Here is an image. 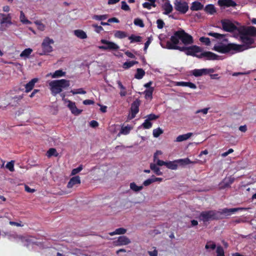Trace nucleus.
Returning <instances> with one entry per match:
<instances>
[{
    "label": "nucleus",
    "instance_id": "60",
    "mask_svg": "<svg viewBox=\"0 0 256 256\" xmlns=\"http://www.w3.org/2000/svg\"><path fill=\"white\" fill-rule=\"evenodd\" d=\"M154 162H156V163L157 164V166H166V162H164V161L162 160H159L158 158H156V160L154 161Z\"/></svg>",
    "mask_w": 256,
    "mask_h": 256
},
{
    "label": "nucleus",
    "instance_id": "14",
    "mask_svg": "<svg viewBox=\"0 0 256 256\" xmlns=\"http://www.w3.org/2000/svg\"><path fill=\"white\" fill-rule=\"evenodd\" d=\"M196 57L200 58H205L208 60H214L218 59V56L210 52H204L196 56Z\"/></svg>",
    "mask_w": 256,
    "mask_h": 256
},
{
    "label": "nucleus",
    "instance_id": "59",
    "mask_svg": "<svg viewBox=\"0 0 256 256\" xmlns=\"http://www.w3.org/2000/svg\"><path fill=\"white\" fill-rule=\"evenodd\" d=\"M158 116L155 115L154 114H151L146 116V118H147L146 119L150 121V120H156V118H158Z\"/></svg>",
    "mask_w": 256,
    "mask_h": 256
},
{
    "label": "nucleus",
    "instance_id": "1",
    "mask_svg": "<svg viewBox=\"0 0 256 256\" xmlns=\"http://www.w3.org/2000/svg\"><path fill=\"white\" fill-rule=\"evenodd\" d=\"M255 30L254 26H242L239 29L238 35L239 36V40L242 43V44L228 43V40L224 38V34L214 32H210L208 34L216 39L222 40V42H218L214 46V50L222 54H234L252 48V45L254 42V37Z\"/></svg>",
    "mask_w": 256,
    "mask_h": 256
},
{
    "label": "nucleus",
    "instance_id": "11",
    "mask_svg": "<svg viewBox=\"0 0 256 256\" xmlns=\"http://www.w3.org/2000/svg\"><path fill=\"white\" fill-rule=\"evenodd\" d=\"M174 4L175 9L182 14H186L188 10V4L186 2L176 0Z\"/></svg>",
    "mask_w": 256,
    "mask_h": 256
},
{
    "label": "nucleus",
    "instance_id": "46",
    "mask_svg": "<svg viewBox=\"0 0 256 256\" xmlns=\"http://www.w3.org/2000/svg\"><path fill=\"white\" fill-rule=\"evenodd\" d=\"M34 22L37 26V28L40 30L44 31L45 30L46 26L41 22L36 20Z\"/></svg>",
    "mask_w": 256,
    "mask_h": 256
},
{
    "label": "nucleus",
    "instance_id": "22",
    "mask_svg": "<svg viewBox=\"0 0 256 256\" xmlns=\"http://www.w3.org/2000/svg\"><path fill=\"white\" fill-rule=\"evenodd\" d=\"M192 133L188 132L186 134L180 135L176 138L175 142H181L184 140H188L189 138H190V136H192Z\"/></svg>",
    "mask_w": 256,
    "mask_h": 256
},
{
    "label": "nucleus",
    "instance_id": "28",
    "mask_svg": "<svg viewBox=\"0 0 256 256\" xmlns=\"http://www.w3.org/2000/svg\"><path fill=\"white\" fill-rule=\"evenodd\" d=\"M74 34L76 36L80 39H84L87 38L86 33L81 30H74Z\"/></svg>",
    "mask_w": 256,
    "mask_h": 256
},
{
    "label": "nucleus",
    "instance_id": "29",
    "mask_svg": "<svg viewBox=\"0 0 256 256\" xmlns=\"http://www.w3.org/2000/svg\"><path fill=\"white\" fill-rule=\"evenodd\" d=\"M132 130V127L129 126H122L120 132L118 134V136H120L121 134L126 135L128 134Z\"/></svg>",
    "mask_w": 256,
    "mask_h": 256
},
{
    "label": "nucleus",
    "instance_id": "13",
    "mask_svg": "<svg viewBox=\"0 0 256 256\" xmlns=\"http://www.w3.org/2000/svg\"><path fill=\"white\" fill-rule=\"evenodd\" d=\"M140 104V101L138 99H136L132 104L130 110H131V117L130 119L135 118L136 114L139 112V106Z\"/></svg>",
    "mask_w": 256,
    "mask_h": 256
},
{
    "label": "nucleus",
    "instance_id": "18",
    "mask_svg": "<svg viewBox=\"0 0 256 256\" xmlns=\"http://www.w3.org/2000/svg\"><path fill=\"white\" fill-rule=\"evenodd\" d=\"M218 4L221 6L224 7H235L237 4L236 2L232 0H218Z\"/></svg>",
    "mask_w": 256,
    "mask_h": 256
},
{
    "label": "nucleus",
    "instance_id": "62",
    "mask_svg": "<svg viewBox=\"0 0 256 256\" xmlns=\"http://www.w3.org/2000/svg\"><path fill=\"white\" fill-rule=\"evenodd\" d=\"M152 182H153V180H152V177L151 178H148V179L146 180H144L143 182V184L144 186H146L150 185Z\"/></svg>",
    "mask_w": 256,
    "mask_h": 256
},
{
    "label": "nucleus",
    "instance_id": "39",
    "mask_svg": "<svg viewBox=\"0 0 256 256\" xmlns=\"http://www.w3.org/2000/svg\"><path fill=\"white\" fill-rule=\"evenodd\" d=\"M20 21L24 24H31L32 22L26 18L24 14L22 11H20Z\"/></svg>",
    "mask_w": 256,
    "mask_h": 256
},
{
    "label": "nucleus",
    "instance_id": "45",
    "mask_svg": "<svg viewBox=\"0 0 256 256\" xmlns=\"http://www.w3.org/2000/svg\"><path fill=\"white\" fill-rule=\"evenodd\" d=\"M162 133L163 130L162 128H158L153 130L152 134L154 138H158Z\"/></svg>",
    "mask_w": 256,
    "mask_h": 256
},
{
    "label": "nucleus",
    "instance_id": "26",
    "mask_svg": "<svg viewBox=\"0 0 256 256\" xmlns=\"http://www.w3.org/2000/svg\"><path fill=\"white\" fill-rule=\"evenodd\" d=\"M150 168L157 176H162V172L160 170V168L156 164L151 163L150 164Z\"/></svg>",
    "mask_w": 256,
    "mask_h": 256
},
{
    "label": "nucleus",
    "instance_id": "54",
    "mask_svg": "<svg viewBox=\"0 0 256 256\" xmlns=\"http://www.w3.org/2000/svg\"><path fill=\"white\" fill-rule=\"evenodd\" d=\"M83 169L82 165H80L77 168H74L71 172V175L74 176L80 172Z\"/></svg>",
    "mask_w": 256,
    "mask_h": 256
},
{
    "label": "nucleus",
    "instance_id": "57",
    "mask_svg": "<svg viewBox=\"0 0 256 256\" xmlns=\"http://www.w3.org/2000/svg\"><path fill=\"white\" fill-rule=\"evenodd\" d=\"M157 27L159 29H162L164 28V23L161 19H158L156 20Z\"/></svg>",
    "mask_w": 256,
    "mask_h": 256
},
{
    "label": "nucleus",
    "instance_id": "44",
    "mask_svg": "<svg viewBox=\"0 0 256 256\" xmlns=\"http://www.w3.org/2000/svg\"><path fill=\"white\" fill-rule=\"evenodd\" d=\"M216 248L215 243L212 241H208L205 246V248L206 250H214Z\"/></svg>",
    "mask_w": 256,
    "mask_h": 256
},
{
    "label": "nucleus",
    "instance_id": "15",
    "mask_svg": "<svg viewBox=\"0 0 256 256\" xmlns=\"http://www.w3.org/2000/svg\"><path fill=\"white\" fill-rule=\"evenodd\" d=\"M64 101L68 102V107L70 108L72 114L77 116L82 112V110L76 108L74 102L68 100H65Z\"/></svg>",
    "mask_w": 256,
    "mask_h": 256
},
{
    "label": "nucleus",
    "instance_id": "41",
    "mask_svg": "<svg viewBox=\"0 0 256 256\" xmlns=\"http://www.w3.org/2000/svg\"><path fill=\"white\" fill-rule=\"evenodd\" d=\"M205 10L210 14H212L216 12L215 8L212 4L207 5L205 8Z\"/></svg>",
    "mask_w": 256,
    "mask_h": 256
},
{
    "label": "nucleus",
    "instance_id": "64",
    "mask_svg": "<svg viewBox=\"0 0 256 256\" xmlns=\"http://www.w3.org/2000/svg\"><path fill=\"white\" fill-rule=\"evenodd\" d=\"M90 124L91 127L96 128L98 126V123L96 120H92L90 122Z\"/></svg>",
    "mask_w": 256,
    "mask_h": 256
},
{
    "label": "nucleus",
    "instance_id": "36",
    "mask_svg": "<svg viewBox=\"0 0 256 256\" xmlns=\"http://www.w3.org/2000/svg\"><path fill=\"white\" fill-rule=\"evenodd\" d=\"M154 91L153 88H150L147 90H146L144 93L145 94V98L146 99L152 100V92Z\"/></svg>",
    "mask_w": 256,
    "mask_h": 256
},
{
    "label": "nucleus",
    "instance_id": "6",
    "mask_svg": "<svg viewBox=\"0 0 256 256\" xmlns=\"http://www.w3.org/2000/svg\"><path fill=\"white\" fill-rule=\"evenodd\" d=\"M220 214L217 210H211L208 211L202 212L198 216L200 220L204 222L209 220H218Z\"/></svg>",
    "mask_w": 256,
    "mask_h": 256
},
{
    "label": "nucleus",
    "instance_id": "17",
    "mask_svg": "<svg viewBox=\"0 0 256 256\" xmlns=\"http://www.w3.org/2000/svg\"><path fill=\"white\" fill-rule=\"evenodd\" d=\"M130 242V240L126 236H120L114 242V244L116 246H122L128 244Z\"/></svg>",
    "mask_w": 256,
    "mask_h": 256
},
{
    "label": "nucleus",
    "instance_id": "37",
    "mask_svg": "<svg viewBox=\"0 0 256 256\" xmlns=\"http://www.w3.org/2000/svg\"><path fill=\"white\" fill-rule=\"evenodd\" d=\"M114 36L116 38H123L127 36V34L125 32L116 30L115 32Z\"/></svg>",
    "mask_w": 256,
    "mask_h": 256
},
{
    "label": "nucleus",
    "instance_id": "10",
    "mask_svg": "<svg viewBox=\"0 0 256 256\" xmlns=\"http://www.w3.org/2000/svg\"><path fill=\"white\" fill-rule=\"evenodd\" d=\"M100 42L104 44V46H98V48L102 50H116L119 48V46L114 42H110L106 40H102Z\"/></svg>",
    "mask_w": 256,
    "mask_h": 256
},
{
    "label": "nucleus",
    "instance_id": "9",
    "mask_svg": "<svg viewBox=\"0 0 256 256\" xmlns=\"http://www.w3.org/2000/svg\"><path fill=\"white\" fill-rule=\"evenodd\" d=\"M245 210H246V208H224L220 210H217V212L220 214L218 220L224 218L234 212Z\"/></svg>",
    "mask_w": 256,
    "mask_h": 256
},
{
    "label": "nucleus",
    "instance_id": "61",
    "mask_svg": "<svg viewBox=\"0 0 256 256\" xmlns=\"http://www.w3.org/2000/svg\"><path fill=\"white\" fill-rule=\"evenodd\" d=\"M210 109L209 108H203V109H200V110H196V112H195V114H198V113H200V112H202V113L204 114H208V110Z\"/></svg>",
    "mask_w": 256,
    "mask_h": 256
},
{
    "label": "nucleus",
    "instance_id": "52",
    "mask_svg": "<svg viewBox=\"0 0 256 256\" xmlns=\"http://www.w3.org/2000/svg\"><path fill=\"white\" fill-rule=\"evenodd\" d=\"M108 16L106 14L104 15H94L92 18L97 20H102L106 19Z\"/></svg>",
    "mask_w": 256,
    "mask_h": 256
},
{
    "label": "nucleus",
    "instance_id": "49",
    "mask_svg": "<svg viewBox=\"0 0 256 256\" xmlns=\"http://www.w3.org/2000/svg\"><path fill=\"white\" fill-rule=\"evenodd\" d=\"M166 166L171 170H176L178 168V165L172 162H166Z\"/></svg>",
    "mask_w": 256,
    "mask_h": 256
},
{
    "label": "nucleus",
    "instance_id": "51",
    "mask_svg": "<svg viewBox=\"0 0 256 256\" xmlns=\"http://www.w3.org/2000/svg\"><path fill=\"white\" fill-rule=\"evenodd\" d=\"M70 92H72L73 94H86V92L82 88L71 90Z\"/></svg>",
    "mask_w": 256,
    "mask_h": 256
},
{
    "label": "nucleus",
    "instance_id": "5",
    "mask_svg": "<svg viewBox=\"0 0 256 256\" xmlns=\"http://www.w3.org/2000/svg\"><path fill=\"white\" fill-rule=\"evenodd\" d=\"M222 26V28L224 31L230 32H234L236 34L239 32V29L242 26L239 23L232 22L228 20L224 19L220 22Z\"/></svg>",
    "mask_w": 256,
    "mask_h": 256
},
{
    "label": "nucleus",
    "instance_id": "30",
    "mask_svg": "<svg viewBox=\"0 0 256 256\" xmlns=\"http://www.w3.org/2000/svg\"><path fill=\"white\" fill-rule=\"evenodd\" d=\"M66 74V72H63L61 70H58L54 72L53 74L50 73L47 75V76H48L50 75H51L52 78H58L61 77L62 76H64Z\"/></svg>",
    "mask_w": 256,
    "mask_h": 256
},
{
    "label": "nucleus",
    "instance_id": "3",
    "mask_svg": "<svg viewBox=\"0 0 256 256\" xmlns=\"http://www.w3.org/2000/svg\"><path fill=\"white\" fill-rule=\"evenodd\" d=\"M162 47L166 48L169 50H178L181 52H184L186 54L190 55L192 56H198L196 54V53L201 52V48L198 46H192L189 47L186 46H178L171 44L169 42L166 43V46H164L162 44H160Z\"/></svg>",
    "mask_w": 256,
    "mask_h": 256
},
{
    "label": "nucleus",
    "instance_id": "42",
    "mask_svg": "<svg viewBox=\"0 0 256 256\" xmlns=\"http://www.w3.org/2000/svg\"><path fill=\"white\" fill-rule=\"evenodd\" d=\"M58 154L56 150L54 148H50L46 152V156L48 158H50L52 156H58Z\"/></svg>",
    "mask_w": 256,
    "mask_h": 256
},
{
    "label": "nucleus",
    "instance_id": "19",
    "mask_svg": "<svg viewBox=\"0 0 256 256\" xmlns=\"http://www.w3.org/2000/svg\"><path fill=\"white\" fill-rule=\"evenodd\" d=\"M80 184V177L78 176H73L72 178L68 182L67 187L68 188H72L76 184Z\"/></svg>",
    "mask_w": 256,
    "mask_h": 256
},
{
    "label": "nucleus",
    "instance_id": "23",
    "mask_svg": "<svg viewBox=\"0 0 256 256\" xmlns=\"http://www.w3.org/2000/svg\"><path fill=\"white\" fill-rule=\"evenodd\" d=\"M176 162L177 163H178L179 164L182 166H185L186 165H188V164H194L196 163V162L191 161L188 158L179 159V160H178L176 161Z\"/></svg>",
    "mask_w": 256,
    "mask_h": 256
},
{
    "label": "nucleus",
    "instance_id": "32",
    "mask_svg": "<svg viewBox=\"0 0 256 256\" xmlns=\"http://www.w3.org/2000/svg\"><path fill=\"white\" fill-rule=\"evenodd\" d=\"M117 84H118V88L120 89V94L121 96H124L126 95V88L122 85L120 81H117Z\"/></svg>",
    "mask_w": 256,
    "mask_h": 256
},
{
    "label": "nucleus",
    "instance_id": "63",
    "mask_svg": "<svg viewBox=\"0 0 256 256\" xmlns=\"http://www.w3.org/2000/svg\"><path fill=\"white\" fill-rule=\"evenodd\" d=\"M150 42H151V40L150 38H148V40L144 44V50L146 52V50H147L149 45L150 44Z\"/></svg>",
    "mask_w": 256,
    "mask_h": 256
},
{
    "label": "nucleus",
    "instance_id": "58",
    "mask_svg": "<svg viewBox=\"0 0 256 256\" xmlns=\"http://www.w3.org/2000/svg\"><path fill=\"white\" fill-rule=\"evenodd\" d=\"M92 26L95 28V31L98 33H100V32L104 30V28L102 26H98L96 24H92Z\"/></svg>",
    "mask_w": 256,
    "mask_h": 256
},
{
    "label": "nucleus",
    "instance_id": "16",
    "mask_svg": "<svg viewBox=\"0 0 256 256\" xmlns=\"http://www.w3.org/2000/svg\"><path fill=\"white\" fill-rule=\"evenodd\" d=\"M234 178L231 176L226 178L219 184V188L220 189H224L230 186L234 182Z\"/></svg>",
    "mask_w": 256,
    "mask_h": 256
},
{
    "label": "nucleus",
    "instance_id": "2",
    "mask_svg": "<svg viewBox=\"0 0 256 256\" xmlns=\"http://www.w3.org/2000/svg\"><path fill=\"white\" fill-rule=\"evenodd\" d=\"M180 40H181L185 45L190 44L193 43L192 37L186 32L182 29L175 32L170 38V41H168L166 42L177 46Z\"/></svg>",
    "mask_w": 256,
    "mask_h": 256
},
{
    "label": "nucleus",
    "instance_id": "33",
    "mask_svg": "<svg viewBox=\"0 0 256 256\" xmlns=\"http://www.w3.org/2000/svg\"><path fill=\"white\" fill-rule=\"evenodd\" d=\"M128 39L130 40V43L138 42H142V38L140 36L132 34L128 37Z\"/></svg>",
    "mask_w": 256,
    "mask_h": 256
},
{
    "label": "nucleus",
    "instance_id": "31",
    "mask_svg": "<svg viewBox=\"0 0 256 256\" xmlns=\"http://www.w3.org/2000/svg\"><path fill=\"white\" fill-rule=\"evenodd\" d=\"M126 229L120 228H116L114 232H111L109 233V234L111 236H114L115 234H126Z\"/></svg>",
    "mask_w": 256,
    "mask_h": 256
},
{
    "label": "nucleus",
    "instance_id": "27",
    "mask_svg": "<svg viewBox=\"0 0 256 256\" xmlns=\"http://www.w3.org/2000/svg\"><path fill=\"white\" fill-rule=\"evenodd\" d=\"M203 8V5L198 2L196 1L192 3V6H190V10H199Z\"/></svg>",
    "mask_w": 256,
    "mask_h": 256
},
{
    "label": "nucleus",
    "instance_id": "38",
    "mask_svg": "<svg viewBox=\"0 0 256 256\" xmlns=\"http://www.w3.org/2000/svg\"><path fill=\"white\" fill-rule=\"evenodd\" d=\"M130 186V189L135 192H140L143 188V186H138L134 182H131Z\"/></svg>",
    "mask_w": 256,
    "mask_h": 256
},
{
    "label": "nucleus",
    "instance_id": "35",
    "mask_svg": "<svg viewBox=\"0 0 256 256\" xmlns=\"http://www.w3.org/2000/svg\"><path fill=\"white\" fill-rule=\"evenodd\" d=\"M145 74V72L142 68H138L134 78L136 79H142Z\"/></svg>",
    "mask_w": 256,
    "mask_h": 256
},
{
    "label": "nucleus",
    "instance_id": "8",
    "mask_svg": "<svg viewBox=\"0 0 256 256\" xmlns=\"http://www.w3.org/2000/svg\"><path fill=\"white\" fill-rule=\"evenodd\" d=\"M54 44V40L52 38L49 37H46L42 43V52H40L39 54L40 56L44 55L52 52L53 48L51 44Z\"/></svg>",
    "mask_w": 256,
    "mask_h": 256
},
{
    "label": "nucleus",
    "instance_id": "34",
    "mask_svg": "<svg viewBox=\"0 0 256 256\" xmlns=\"http://www.w3.org/2000/svg\"><path fill=\"white\" fill-rule=\"evenodd\" d=\"M156 0H150V2H146L142 4V6L144 8L150 10L152 6L156 7V4H155Z\"/></svg>",
    "mask_w": 256,
    "mask_h": 256
},
{
    "label": "nucleus",
    "instance_id": "25",
    "mask_svg": "<svg viewBox=\"0 0 256 256\" xmlns=\"http://www.w3.org/2000/svg\"><path fill=\"white\" fill-rule=\"evenodd\" d=\"M176 85L182 86H188L192 89H196V85L191 82H177Z\"/></svg>",
    "mask_w": 256,
    "mask_h": 256
},
{
    "label": "nucleus",
    "instance_id": "53",
    "mask_svg": "<svg viewBox=\"0 0 256 256\" xmlns=\"http://www.w3.org/2000/svg\"><path fill=\"white\" fill-rule=\"evenodd\" d=\"M6 168L8 169L10 172H14V161L11 160L10 162H8L6 166Z\"/></svg>",
    "mask_w": 256,
    "mask_h": 256
},
{
    "label": "nucleus",
    "instance_id": "24",
    "mask_svg": "<svg viewBox=\"0 0 256 256\" xmlns=\"http://www.w3.org/2000/svg\"><path fill=\"white\" fill-rule=\"evenodd\" d=\"M2 16H3V18L0 20V24H7L10 25H11L12 24V22L11 20L12 17L10 14H8L6 16L2 14Z\"/></svg>",
    "mask_w": 256,
    "mask_h": 256
},
{
    "label": "nucleus",
    "instance_id": "12",
    "mask_svg": "<svg viewBox=\"0 0 256 256\" xmlns=\"http://www.w3.org/2000/svg\"><path fill=\"white\" fill-rule=\"evenodd\" d=\"M214 72V68H202L194 69L192 70V73L194 76L198 77L210 73H213Z\"/></svg>",
    "mask_w": 256,
    "mask_h": 256
},
{
    "label": "nucleus",
    "instance_id": "56",
    "mask_svg": "<svg viewBox=\"0 0 256 256\" xmlns=\"http://www.w3.org/2000/svg\"><path fill=\"white\" fill-rule=\"evenodd\" d=\"M121 8L122 10L126 11H128L130 10L129 6L127 4L126 2L125 1L122 2Z\"/></svg>",
    "mask_w": 256,
    "mask_h": 256
},
{
    "label": "nucleus",
    "instance_id": "4",
    "mask_svg": "<svg viewBox=\"0 0 256 256\" xmlns=\"http://www.w3.org/2000/svg\"><path fill=\"white\" fill-rule=\"evenodd\" d=\"M49 86L52 95L56 96L62 92L64 88L68 87L70 86V82L65 79L54 80L49 83Z\"/></svg>",
    "mask_w": 256,
    "mask_h": 256
},
{
    "label": "nucleus",
    "instance_id": "43",
    "mask_svg": "<svg viewBox=\"0 0 256 256\" xmlns=\"http://www.w3.org/2000/svg\"><path fill=\"white\" fill-rule=\"evenodd\" d=\"M138 62L137 61H130L126 62L123 64V68L124 69L129 68L132 66H134L135 64H137Z\"/></svg>",
    "mask_w": 256,
    "mask_h": 256
},
{
    "label": "nucleus",
    "instance_id": "55",
    "mask_svg": "<svg viewBox=\"0 0 256 256\" xmlns=\"http://www.w3.org/2000/svg\"><path fill=\"white\" fill-rule=\"evenodd\" d=\"M200 42L204 44L206 46H210V39L208 38L201 37L200 38Z\"/></svg>",
    "mask_w": 256,
    "mask_h": 256
},
{
    "label": "nucleus",
    "instance_id": "40",
    "mask_svg": "<svg viewBox=\"0 0 256 256\" xmlns=\"http://www.w3.org/2000/svg\"><path fill=\"white\" fill-rule=\"evenodd\" d=\"M32 50L30 48H28L24 50L20 54L22 58H28L32 52Z\"/></svg>",
    "mask_w": 256,
    "mask_h": 256
},
{
    "label": "nucleus",
    "instance_id": "48",
    "mask_svg": "<svg viewBox=\"0 0 256 256\" xmlns=\"http://www.w3.org/2000/svg\"><path fill=\"white\" fill-rule=\"evenodd\" d=\"M134 23L136 26H138L140 28L144 26L142 20L138 18H135L134 20Z\"/></svg>",
    "mask_w": 256,
    "mask_h": 256
},
{
    "label": "nucleus",
    "instance_id": "20",
    "mask_svg": "<svg viewBox=\"0 0 256 256\" xmlns=\"http://www.w3.org/2000/svg\"><path fill=\"white\" fill-rule=\"evenodd\" d=\"M162 8L164 10L163 14L166 15L170 14V12H172L173 10L172 6L170 4L169 1L164 3L162 6Z\"/></svg>",
    "mask_w": 256,
    "mask_h": 256
},
{
    "label": "nucleus",
    "instance_id": "50",
    "mask_svg": "<svg viewBox=\"0 0 256 256\" xmlns=\"http://www.w3.org/2000/svg\"><path fill=\"white\" fill-rule=\"evenodd\" d=\"M216 256H224V248L221 246H218L216 250Z\"/></svg>",
    "mask_w": 256,
    "mask_h": 256
},
{
    "label": "nucleus",
    "instance_id": "7",
    "mask_svg": "<svg viewBox=\"0 0 256 256\" xmlns=\"http://www.w3.org/2000/svg\"><path fill=\"white\" fill-rule=\"evenodd\" d=\"M8 238L10 240H14L16 242H20L24 246L28 247L30 245L32 244L34 242L32 241L30 236H24L18 235L16 233L8 234Z\"/></svg>",
    "mask_w": 256,
    "mask_h": 256
},
{
    "label": "nucleus",
    "instance_id": "47",
    "mask_svg": "<svg viewBox=\"0 0 256 256\" xmlns=\"http://www.w3.org/2000/svg\"><path fill=\"white\" fill-rule=\"evenodd\" d=\"M141 126L145 129H149L152 128V123L148 120L146 119Z\"/></svg>",
    "mask_w": 256,
    "mask_h": 256
},
{
    "label": "nucleus",
    "instance_id": "21",
    "mask_svg": "<svg viewBox=\"0 0 256 256\" xmlns=\"http://www.w3.org/2000/svg\"><path fill=\"white\" fill-rule=\"evenodd\" d=\"M38 81L37 78H34L25 85L26 92H28L32 90L34 84Z\"/></svg>",
    "mask_w": 256,
    "mask_h": 256
}]
</instances>
